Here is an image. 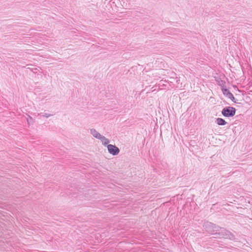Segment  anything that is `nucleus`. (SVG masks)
Masks as SVG:
<instances>
[{"label":"nucleus","mask_w":252,"mask_h":252,"mask_svg":"<svg viewBox=\"0 0 252 252\" xmlns=\"http://www.w3.org/2000/svg\"><path fill=\"white\" fill-rule=\"evenodd\" d=\"M236 109L234 107H225L221 111V114L224 117H232L235 115Z\"/></svg>","instance_id":"nucleus-1"},{"label":"nucleus","mask_w":252,"mask_h":252,"mask_svg":"<svg viewBox=\"0 0 252 252\" xmlns=\"http://www.w3.org/2000/svg\"><path fill=\"white\" fill-rule=\"evenodd\" d=\"M219 235L220 238H224L230 240H233L234 239V236L231 233L224 229H221L220 232H219Z\"/></svg>","instance_id":"nucleus-2"},{"label":"nucleus","mask_w":252,"mask_h":252,"mask_svg":"<svg viewBox=\"0 0 252 252\" xmlns=\"http://www.w3.org/2000/svg\"><path fill=\"white\" fill-rule=\"evenodd\" d=\"M108 152L113 156L118 155L120 152L119 149L115 145L109 144L107 145Z\"/></svg>","instance_id":"nucleus-3"},{"label":"nucleus","mask_w":252,"mask_h":252,"mask_svg":"<svg viewBox=\"0 0 252 252\" xmlns=\"http://www.w3.org/2000/svg\"><path fill=\"white\" fill-rule=\"evenodd\" d=\"M222 92L224 95H225L228 98L230 99L234 102H236L235 97H234L232 94L230 93L228 90L227 89L222 88Z\"/></svg>","instance_id":"nucleus-4"},{"label":"nucleus","mask_w":252,"mask_h":252,"mask_svg":"<svg viewBox=\"0 0 252 252\" xmlns=\"http://www.w3.org/2000/svg\"><path fill=\"white\" fill-rule=\"evenodd\" d=\"M90 134L94 138L99 139L101 134L95 128H92L90 129Z\"/></svg>","instance_id":"nucleus-5"},{"label":"nucleus","mask_w":252,"mask_h":252,"mask_svg":"<svg viewBox=\"0 0 252 252\" xmlns=\"http://www.w3.org/2000/svg\"><path fill=\"white\" fill-rule=\"evenodd\" d=\"M99 140H100L102 144L105 146H107V145H109L108 144L110 143V140L102 135L100 137Z\"/></svg>","instance_id":"nucleus-6"},{"label":"nucleus","mask_w":252,"mask_h":252,"mask_svg":"<svg viewBox=\"0 0 252 252\" xmlns=\"http://www.w3.org/2000/svg\"><path fill=\"white\" fill-rule=\"evenodd\" d=\"M216 123L219 126H224L227 124V122L222 118H217Z\"/></svg>","instance_id":"nucleus-7"},{"label":"nucleus","mask_w":252,"mask_h":252,"mask_svg":"<svg viewBox=\"0 0 252 252\" xmlns=\"http://www.w3.org/2000/svg\"><path fill=\"white\" fill-rule=\"evenodd\" d=\"M38 115H40L41 117L46 118H49V117L52 116L53 115V114H49L47 113H40V114H38Z\"/></svg>","instance_id":"nucleus-8"},{"label":"nucleus","mask_w":252,"mask_h":252,"mask_svg":"<svg viewBox=\"0 0 252 252\" xmlns=\"http://www.w3.org/2000/svg\"><path fill=\"white\" fill-rule=\"evenodd\" d=\"M121 5L123 7L127 8L129 6V4L127 2H125V0H122L121 1Z\"/></svg>","instance_id":"nucleus-9"},{"label":"nucleus","mask_w":252,"mask_h":252,"mask_svg":"<svg viewBox=\"0 0 252 252\" xmlns=\"http://www.w3.org/2000/svg\"><path fill=\"white\" fill-rule=\"evenodd\" d=\"M27 121L28 124L29 125H30V124L31 123H32V118L31 116H30V115H28V117L27 118Z\"/></svg>","instance_id":"nucleus-10"}]
</instances>
